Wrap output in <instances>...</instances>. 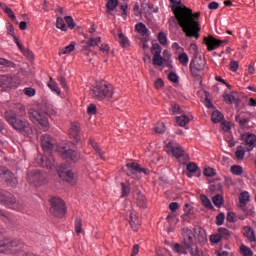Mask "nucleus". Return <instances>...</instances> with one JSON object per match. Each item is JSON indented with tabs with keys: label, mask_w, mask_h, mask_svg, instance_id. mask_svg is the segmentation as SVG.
Listing matches in <instances>:
<instances>
[{
	"label": "nucleus",
	"mask_w": 256,
	"mask_h": 256,
	"mask_svg": "<svg viewBox=\"0 0 256 256\" xmlns=\"http://www.w3.org/2000/svg\"><path fill=\"white\" fill-rule=\"evenodd\" d=\"M89 115H95L97 113V106L95 104H90L87 109Z\"/></svg>",
	"instance_id": "obj_62"
},
{
	"label": "nucleus",
	"mask_w": 256,
	"mask_h": 256,
	"mask_svg": "<svg viewBox=\"0 0 256 256\" xmlns=\"http://www.w3.org/2000/svg\"><path fill=\"white\" fill-rule=\"evenodd\" d=\"M175 11L178 24L185 33L186 37H194L195 39H199L201 24H199V20L197 19L201 17V12L193 13V10L187 6L176 7Z\"/></svg>",
	"instance_id": "obj_1"
},
{
	"label": "nucleus",
	"mask_w": 256,
	"mask_h": 256,
	"mask_svg": "<svg viewBox=\"0 0 256 256\" xmlns=\"http://www.w3.org/2000/svg\"><path fill=\"white\" fill-rule=\"evenodd\" d=\"M0 201L3 203L4 207H7L8 209H13L14 211L23 210V205L17 202L15 197L3 190H0Z\"/></svg>",
	"instance_id": "obj_7"
},
{
	"label": "nucleus",
	"mask_w": 256,
	"mask_h": 256,
	"mask_svg": "<svg viewBox=\"0 0 256 256\" xmlns=\"http://www.w3.org/2000/svg\"><path fill=\"white\" fill-rule=\"evenodd\" d=\"M137 200H138V205H140V207H143V208L147 207V199L141 192H137Z\"/></svg>",
	"instance_id": "obj_37"
},
{
	"label": "nucleus",
	"mask_w": 256,
	"mask_h": 256,
	"mask_svg": "<svg viewBox=\"0 0 256 256\" xmlns=\"http://www.w3.org/2000/svg\"><path fill=\"white\" fill-rule=\"evenodd\" d=\"M69 135L72 139H74L75 143H79V141L81 140V135H79V124H71Z\"/></svg>",
	"instance_id": "obj_20"
},
{
	"label": "nucleus",
	"mask_w": 256,
	"mask_h": 256,
	"mask_svg": "<svg viewBox=\"0 0 256 256\" xmlns=\"http://www.w3.org/2000/svg\"><path fill=\"white\" fill-rule=\"evenodd\" d=\"M90 145H92L93 149L96 151V153H98L100 159L105 161V156L103 152H101V148L99 147V144H97V142H95L94 140H90Z\"/></svg>",
	"instance_id": "obj_34"
},
{
	"label": "nucleus",
	"mask_w": 256,
	"mask_h": 256,
	"mask_svg": "<svg viewBox=\"0 0 256 256\" xmlns=\"http://www.w3.org/2000/svg\"><path fill=\"white\" fill-rule=\"evenodd\" d=\"M0 65L6 67L7 69H17V64L11 60L5 58H0Z\"/></svg>",
	"instance_id": "obj_28"
},
{
	"label": "nucleus",
	"mask_w": 256,
	"mask_h": 256,
	"mask_svg": "<svg viewBox=\"0 0 256 256\" xmlns=\"http://www.w3.org/2000/svg\"><path fill=\"white\" fill-rule=\"evenodd\" d=\"M245 153H247L245 146L243 145L238 146L235 152L236 159H238V161H243V159H245Z\"/></svg>",
	"instance_id": "obj_27"
},
{
	"label": "nucleus",
	"mask_w": 256,
	"mask_h": 256,
	"mask_svg": "<svg viewBox=\"0 0 256 256\" xmlns=\"http://www.w3.org/2000/svg\"><path fill=\"white\" fill-rule=\"evenodd\" d=\"M237 69H239V62L237 61H231L230 62V71H237Z\"/></svg>",
	"instance_id": "obj_63"
},
{
	"label": "nucleus",
	"mask_w": 256,
	"mask_h": 256,
	"mask_svg": "<svg viewBox=\"0 0 256 256\" xmlns=\"http://www.w3.org/2000/svg\"><path fill=\"white\" fill-rule=\"evenodd\" d=\"M135 29L137 33H139V35H141L142 37H149V35H151V32H149L147 26L142 22L136 24Z\"/></svg>",
	"instance_id": "obj_22"
},
{
	"label": "nucleus",
	"mask_w": 256,
	"mask_h": 256,
	"mask_svg": "<svg viewBox=\"0 0 256 256\" xmlns=\"http://www.w3.org/2000/svg\"><path fill=\"white\" fill-rule=\"evenodd\" d=\"M115 94V88L113 85L105 82H97L92 89V97L98 101H104V99H113Z\"/></svg>",
	"instance_id": "obj_4"
},
{
	"label": "nucleus",
	"mask_w": 256,
	"mask_h": 256,
	"mask_svg": "<svg viewBox=\"0 0 256 256\" xmlns=\"http://www.w3.org/2000/svg\"><path fill=\"white\" fill-rule=\"evenodd\" d=\"M0 7H2L4 13H6V15H8V17L14 21L15 23H19L17 21V16H15V13L13 12V10L11 8H9L7 5L5 4H0Z\"/></svg>",
	"instance_id": "obj_25"
},
{
	"label": "nucleus",
	"mask_w": 256,
	"mask_h": 256,
	"mask_svg": "<svg viewBox=\"0 0 256 256\" xmlns=\"http://www.w3.org/2000/svg\"><path fill=\"white\" fill-rule=\"evenodd\" d=\"M157 256H173V255H171V252L167 250H161L157 253Z\"/></svg>",
	"instance_id": "obj_64"
},
{
	"label": "nucleus",
	"mask_w": 256,
	"mask_h": 256,
	"mask_svg": "<svg viewBox=\"0 0 256 256\" xmlns=\"http://www.w3.org/2000/svg\"><path fill=\"white\" fill-rule=\"evenodd\" d=\"M242 141H244V147L246 151H253L255 149L256 136L255 134L245 133L242 135Z\"/></svg>",
	"instance_id": "obj_15"
},
{
	"label": "nucleus",
	"mask_w": 256,
	"mask_h": 256,
	"mask_svg": "<svg viewBox=\"0 0 256 256\" xmlns=\"http://www.w3.org/2000/svg\"><path fill=\"white\" fill-rule=\"evenodd\" d=\"M127 167V175L128 177H132V179H141V175L139 173H144V175H149V169L141 168L138 163L130 162L126 164Z\"/></svg>",
	"instance_id": "obj_10"
},
{
	"label": "nucleus",
	"mask_w": 256,
	"mask_h": 256,
	"mask_svg": "<svg viewBox=\"0 0 256 256\" xmlns=\"http://www.w3.org/2000/svg\"><path fill=\"white\" fill-rule=\"evenodd\" d=\"M204 43L207 46L208 51H215V49H219L221 45L227 43V40H218L213 36H208L204 38Z\"/></svg>",
	"instance_id": "obj_14"
},
{
	"label": "nucleus",
	"mask_w": 256,
	"mask_h": 256,
	"mask_svg": "<svg viewBox=\"0 0 256 256\" xmlns=\"http://www.w3.org/2000/svg\"><path fill=\"white\" fill-rule=\"evenodd\" d=\"M0 177L9 187H17V178H15V175H13L11 171L6 170L4 173L0 174Z\"/></svg>",
	"instance_id": "obj_18"
},
{
	"label": "nucleus",
	"mask_w": 256,
	"mask_h": 256,
	"mask_svg": "<svg viewBox=\"0 0 256 256\" xmlns=\"http://www.w3.org/2000/svg\"><path fill=\"white\" fill-rule=\"evenodd\" d=\"M158 41H159L160 45H167V34H165L163 32H159Z\"/></svg>",
	"instance_id": "obj_49"
},
{
	"label": "nucleus",
	"mask_w": 256,
	"mask_h": 256,
	"mask_svg": "<svg viewBox=\"0 0 256 256\" xmlns=\"http://www.w3.org/2000/svg\"><path fill=\"white\" fill-rule=\"evenodd\" d=\"M182 237L184 241V245L186 249H190V253L192 256H199V250H197V245L193 242V239H195V234L193 233V230L189 228L182 229Z\"/></svg>",
	"instance_id": "obj_6"
},
{
	"label": "nucleus",
	"mask_w": 256,
	"mask_h": 256,
	"mask_svg": "<svg viewBox=\"0 0 256 256\" xmlns=\"http://www.w3.org/2000/svg\"><path fill=\"white\" fill-rule=\"evenodd\" d=\"M186 169V175L187 177H189V179H191V177H193V173H197V171H199V166H197V164H195L194 162H190L189 164H187Z\"/></svg>",
	"instance_id": "obj_24"
},
{
	"label": "nucleus",
	"mask_w": 256,
	"mask_h": 256,
	"mask_svg": "<svg viewBox=\"0 0 256 256\" xmlns=\"http://www.w3.org/2000/svg\"><path fill=\"white\" fill-rule=\"evenodd\" d=\"M173 251H174L175 253H180V254L186 253V252H185V248H184L183 246H181V244H175V245L173 246Z\"/></svg>",
	"instance_id": "obj_60"
},
{
	"label": "nucleus",
	"mask_w": 256,
	"mask_h": 256,
	"mask_svg": "<svg viewBox=\"0 0 256 256\" xmlns=\"http://www.w3.org/2000/svg\"><path fill=\"white\" fill-rule=\"evenodd\" d=\"M75 232L78 235L83 233V220H81V218H76L75 220Z\"/></svg>",
	"instance_id": "obj_38"
},
{
	"label": "nucleus",
	"mask_w": 256,
	"mask_h": 256,
	"mask_svg": "<svg viewBox=\"0 0 256 256\" xmlns=\"http://www.w3.org/2000/svg\"><path fill=\"white\" fill-rule=\"evenodd\" d=\"M28 117L34 125H40L42 131H49V120L39 110L30 109L28 111Z\"/></svg>",
	"instance_id": "obj_5"
},
{
	"label": "nucleus",
	"mask_w": 256,
	"mask_h": 256,
	"mask_svg": "<svg viewBox=\"0 0 256 256\" xmlns=\"http://www.w3.org/2000/svg\"><path fill=\"white\" fill-rule=\"evenodd\" d=\"M169 81L172 83H179V76L175 72H170L168 75Z\"/></svg>",
	"instance_id": "obj_57"
},
{
	"label": "nucleus",
	"mask_w": 256,
	"mask_h": 256,
	"mask_svg": "<svg viewBox=\"0 0 256 256\" xmlns=\"http://www.w3.org/2000/svg\"><path fill=\"white\" fill-rule=\"evenodd\" d=\"M178 61L183 65L184 67H187L189 65V55L187 53L182 52L178 55Z\"/></svg>",
	"instance_id": "obj_30"
},
{
	"label": "nucleus",
	"mask_w": 256,
	"mask_h": 256,
	"mask_svg": "<svg viewBox=\"0 0 256 256\" xmlns=\"http://www.w3.org/2000/svg\"><path fill=\"white\" fill-rule=\"evenodd\" d=\"M218 234H220V237L223 239V237L225 239H229V237H231V233L229 232V230H227L226 228H219L218 229Z\"/></svg>",
	"instance_id": "obj_47"
},
{
	"label": "nucleus",
	"mask_w": 256,
	"mask_h": 256,
	"mask_svg": "<svg viewBox=\"0 0 256 256\" xmlns=\"http://www.w3.org/2000/svg\"><path fill=\"white\" fill-rule=\"evenodd\" d=\"M50 213L54 217H63L67 213L63 199L57 197L50 199Z\"/></svg>",
	"instance_id": "obj_8"
},
{
	"label": "nucleus",
	"mask_w": 256,
	"mask_h": 256,
	"mask_svg": "<svg viewBox=\"0 0 256 256\" xmlns=\"http://www.w3.org/2000/svg\"><path fill=\"white\" fill-rule=\"evenodd\" d=\"M163 61H165V59L161 56V54L153 56V64L154 65L161 67V65H163Z\"/></svg>",
	"instance_id": "obj_45"
},
{
	"label": "nucleus",
	"mask_w": 256,
	"mask_h": 256,
	"mask_svg": "<svg viewBox=\"0 0 256 256\" xmlns=\"http://www.w3.org/2000/svg\"><path fill=\"white\" fill-rule=\"evenodd\" d=\"M23 93L27 95V97H35L36 90L32 87H28L24 88Z\"/></svg>",
	"instance_id": "obj_53"
},
{
	"label": "nucleus",
	"mask_w": 256,
	"mask_h": 256,
	"mask_svg": "<svg viewBox=\"0 0 256 256\" xmlns=\"http://www.w3.org/2000/svg\"><path fill=\"white\" fill-rule=\"evenodd\" d=\"M151 53L154 56L155 55H161V46L159 44H153L152 49H151Z\"/></svg>",
	"instance_id": "obj_55"
},
{
	"label": "nucleus",
	"mask_w": 256,
	"mask_h": 256,
	"mask_svg": "<svg viewBox=\"0 0 256 256\" xmlns=\"http://www.w3.org/2000/svg\"><path fill=\"white\" fill-rule=\"evenodd\" d=\"M251 201V195L249 194L248 191H243L239 195V207L243 209L247 217H255V210L251 209L247 211L245 207L247 206V203Z\"/></svg>",
	"instance_id": "obj_11"
},
{
	"label": "nucleus",
	"mask_w": 256,
	"mask_h": 256,
	"mask_svg": "<svg viewBox=\"0 0 256 256\" xmlns=\"http://www.w3.org/2000/svg\"><path fill=\"white\" fill-rule=\"evenodd\" d=\"M47 87L53 92L56 93V95H61V89H59V86L57 85V82L53 80V78H50V81L47 83Z\"/></svg>",
	"instance_id": "obj_26"
},
{
	"label": "nucleus",
	"mask_w": 256,
	"mask_h": 256,
	"mask_svg": "<svg viewBox=\"0 0 256 256\" xmlns=\"http://www.w3.org/2000/svg\"><path fill=\"white\" fill-rule=\"evenodd\" d=\"M224 101L225 103L232 105V103H235V96L232 94H226L224 95Z\"/></svg>",
	"instance_id": "obj_56"
},
{
	"label": "nucleus",
	"mask_w": 256,
	"mask_h": 256,
	"mask_svg": "<svg viewBox=\"0 0 256 256\" xmlns=\"http://www.w3.org/2000/svg\"><path fill=\"white\" fill-rule=\"evenodd\" d=\"M230 171L232 175H236L237 177H240V175H243V167L239 165L231 166Z\"/></svg>",
	"instance_id": "obj_35"
},
{
	"label": "nucleus",
	"mask_w": 256,
	"mask_h": 256,
	"mask_svg": "<svg viewBox=\"0 0 256 256\" xmlns=\"http://www.w3.org/2000/svg\"><path fill=\"white\" fill-rule=\"evenodd\" d=\"M90 145H92L93 149L96 151V153H98L100 159L105 161V156L103 152H101V148L99 147V144H97V142H95L94 140H90Z\"/></svg>",
	"instance_id": "obj_33"
},
{
	"label": "nucleus",
	"mask_w": 256,
	"mask_h": 256,
	"mask_svg": "<svg viewBox=\"0 0 256 256\" xmlns=\"http://www.w3.org/2000/svg\"><path fill=\"white\" fill-rule=\"evenodd\" d=\"M119 43L122 47H129V39L123 33L119 34Z\"/></svg>",
	"instance_id": "obj_46"
},
{
	"label": "nucleus",
	"mask_w": 256,
	"mask_h": 256,
	"mask_svg": "<svg viewBox=\"0 0 256 256\" xmlns=\"http://www.w3.org/2000/svg\"><path fill=\"white\" fill-rule=\"evenodd\" d=\"M41 145L44 153H48L49 157H40V162L38 163L40 167L53 169V167H55V159L51 156V153L53 151V147H55V139H53L49 134H44L41 136Z\"/></svg>",
	"instance_id": "obj_3"
},
{
	"label": "nucleus",
	"mask_w": 256,
	"mask_h": 256,
	"mask_svg": "<svg viewBox=\"0 0 256 256\" xmlns=\"http://www.w3.org/2000/svg\"><path fill=\"white\" fill-rule=\"evenodd\" d=\"M155 131L159 134L164 133L166 131L165 123L158 122L155 126Z\"/></svg>",
	"instance_id": "obj_51"
},
{
	"label": "nucleus",
	"mask_w": 256,
	"mask_h": 256,
	"mask_svg": "<svg viewBox=\"0 0 256 256\" xmlns=\"http://www.w3.org/2000/svg\"><path fill=\"white\" fill-rule=\"evenodd\" d=\"M129 223L133 231H139V217H137V214L135 212H130Z\"/></svg>",
	"instance_id": "obj_21"
},
{
	"label": "nucleus",
	"mask_w": 256,
	"mask_h": 256,
	"mask_svg": "<svg viewBox=\"0 0 256 256\" xmlns=\"http://www.w3.org/2000/svg\"><path fill=\"white\" fill-rule=\"evenodd\" d=\"M204 175H205V177H215V175H216L215 169H213V168L204 169Z\"/></svg>",
	"instance_id": "obj_59"
},
{
	"label": "nucleus",
	"mask_w": 256,
	"mask_h": 256,
	"mask_svg": "<svg viewBox=\"0 0 256 256\" xmlns=\"http://www.w3.org/2000/svg\"><path fill=\"white\" fill-rule=\"evenodd\" d=\"M176 123L179 125V127H185L187 123H189V117L182 115L176 117Z\"/></svg>",
	"instance_id": "obj_31"
},
{
	"label": "nucleus",
	"mask_w": 256,
	"mask_h": 256,
	"mask_svg": "<svg viewBox=\"0 0 256 256\" xmlns=\"http://www.w3.org/2000/svg\"><path fill=\"white\" fill-rule=\"evenodd\" d=\"M21 113V116L25 115V107L22 104H14L10 110H7L4 113V117L16 131H19L25 137H29V134L33 132L31 129V124L27 120H23L17 117L18 113Z\"/></svg>",
	"instance_id": "obj_2"
},
{
	"label": "nucleus",
	"mask_w": 256,
	"mask_h": 256,
	"mask_svg": "<svg viewBox=\"0 0 256 256\" xmlns=\"http://www.w3.org/2000/svg\"><path fill=\"white\" fill-rule=\"evenodd\" d=\"M65 21H66L69 29H75V27L77 26V24H75V21L73 20V17H71V16H66Z\"/></svg>",
	"instance_id": "obj_50"
},
{
	"label": "nucleus",
	"mask_w": 256,
	"mask_h": 256,
	"mask_svg": "<svg viewBox=\"0 0 256 256\" xmlns=\"http://www.w3.org/2000/svg\"><path fill=\"white\" fill-rule=\"evenodd\" d=\"M225 223V214L220 213L216 216V225H223Z\"/></svg>",
	"instance_id": "obj_61"
},
{
	"label": "nucleus",
	"mask_w": 256,
	"mask_h": 256,
	"mask_svg": "<svg viewBox=\"0 0 256 256\" xmlns=\"http://www.w3.org/2000/svg\"><path fill=\"white\" fill-rule=\"evenodd\" d=\"M119 5V0H108L106 7L108 12L109 11H115V8Z\"/></svg>",
	"instance_id": "obj_42"
},
{
	"label": "nucleus",
	"mask_w": 256,
	"mask_h": 256,
	"mask_svg": "<svg viewBox=\"0 0 256 256\" xmlns=\"http://www.w3.org/2000/svg\"><path fill=\"white\" fill-rule=\"evenodd\" d=\"M122 195L121 197H129L131 195V187L125 183H121Z\"/></svg>",
	"instance_id": "obj_40"
},
{
	"label": "nucleus",
	"mask_w": 256,
	"mask_h": 256,
	"mask_svg": "<svg viewBox=\"0 0 256 256\" xmlns=\"http://www.w3.org/2000/svg\"><path fill=\"white\" fill-rule=\"evenodd\" d=\"M223 113H221V111L219 110H215L213 113H212V116H211V121L213 123H221L223 121Z\"/></svg>",
	"instance_id": "obj_29"
},
{
	"label": "nucleus",
	"mask_w": 256,
	"mask_h": 256,
	"mask_svg": "<svg viewBox=\"0 0 256 256\" xmlns=\"http://www.w3.org/2000/svg\"><path fill=\"white\" fill-rule=\"evenodd\" d=\"M27 181L30 185L39 187L45 183V174L40 173L39 171H32L27 176Z\"/></svg>",
	"instance_id": "obj_12"
},
{
	"label": "nucleus",
	"mask_w": 256,
	"mask_h": 256,
	"mask_svg": "<svg viewBox=\"0 0 256 256\" xmlns=\"http://www.w3.org/2000/svg\"><path fill=\"white\" fill-rule=\"evenodd\" d=\"M60 179H64L67 183L75 185L77 183V174L73 170H65L59 173Z\"/></svg>",
	"instance_id": "obj_16"
},
{
	"label": "nucleus",
	"mask_w": 256,
	"mask_h": 256,
	"mask_svg": "<svg viewBox=\"0 0 256 256\" xmlns=\"http://www.w3.org/2000/svg\"><path fill=\"white\" fill-rule=\"evenodd\" d=\"M221 239H222L221 234L219 232L217 234L210 235L211 243H214V244L220 243Z\"/></svg>",
	"instance_id": "obj_52"
},
{
	"label": "nucleus",
	"mask_w": 256,
	"mask_h": 256,
	"mask_svg": "<svg viewBox=\"0 0 256 256\" xmlns=\"http://www.w3.org/2000/svg\"><path fill=\"white\" fill-rule=\"evenodd\" d=\"M82 43H86L88 47H97L101 43V37L90 38L89 41H82Z\"/></svg>",
	"instance_id": "obj_32"
},
{
	"label": "nucleus",
	"mask_w": 256,
	"mask_h": 256,
	"mask_svg": "<svg viewBox=\"0 0 256 256\" xmlns=\"http://www.w3.org/2000/svg\"><path fill=\"white\" fill-rule=\"evenodd\" d=\"M56 27H57V29H60L61 31H67V24H65V20H63V18H61V17L57 18Z\"/></svg>",
	"instance_id": "obj_39"
},
{
	"label": "nucleus",
	"mask_w": 256,
	"mask_h": 256,
	"mask_svg": "<svg viewBox=\"0 0 256 256\" xmlns=\"http://www.w3.org/2000/svg\"><path fill=\"white\" fill-rule=\"evenodd\" d=\"M17 78L10 75L0 76V87L4 90L15 89L17 87Z\"/></svg>",
	"instance_id": "obj_13"
},
{
	"label": "nucleus",
	"mask_w": 256,
	"mask_h": 256,
	"mask_svg": "<svg viewBox=\"0 0 256 256\" xmlns=\"http://www.w3.org/2000/svg\"><path fill=\"white\" fill-rule=\"evenodd\" d=\"M170 111L172 115H178V113H181V106L179 104H172Z\"/></svg>",
	"instance_id": "obj_54"
},
{
	"label": "nucleus",
	"mask_w": 256,
	"mask_h": 256,
	"mask_svg": "<svg viewBox=\"0 0 256 256\" xmlns=\"http://www.w3.org/2000/svg\"><path fill=\"white\" fill-rule=\"evenodd\" d=\"M62 157L63 159H69L70 161H74V163H77V161L81 159V153L77 152V150H75V147L73 149L69 148L62 152Z\"/></svg>",
	"instance_id": "obj_17"
},
{
	"label": "nucleus",
	"mask_w": 256,
	"mask_h": 256,
	"mask_svg": "<svg viewBox=\"0 0 256 256\" xmlns=\"http://www.w3.org/2000/svg\"><path fill=\"white\" fill-rule=\"evenodd\" d=\"M170 3H172V11L175 15V17H177V11L175 10L176 7H186L183 3H181V0L177 1V0H169Z\"/></svg>",
	"instance_id": "obj_41"
},
{
	"label": "nucleus",
	"mask_w": 256,
	"mask_h": 256,
	"mask_svg": "<svg viewBox=\"0 0 256 256\" xmlns=\"http://www.w3.org/2000/svg\"><path fill=\"white\" fill-rule=\"evenodd\" d=\"M207 62L205 58L196 56L190 61V71L193 77H199V73L205 71V65Z\"/></svg>",
	"instance_id": "obj_9"
},
{
	"label": "nucleus",
	"mask_w": 256,
	"mask_h": 256,
	"mask_svg": "<svg viewBox=\"0 0 256 256\" xmlns=\"http://www.w3.org/2000/svg\"><path fill=\"white\" fill-rule=\"evenodd\" d=\"M212 202L216 207H221L223 205V196L217 194L212 198Z\"/></svg>",
	"instance_id": "obj_43"
},
{
	"label": "nucleus",
	"mask_w": 256,
	"mask_h": 256,
	"mask_svg": "<svg viewBox=\"0 0 256 256\" xmlns=\"http://www.w3.org/2000/svg\"><path fill=\"white\" fill-rule=\"evenodd\" d=\"M240 251H241L242 255H244V256H253V252L251 251V248H249L245 245H242L240 247Z\"/></svg>",
	"instance_id": "obj_48"
},
{
	"label": "nucleus",
	"mask_w": 256,
	"mask_h": 256,
	"mask_svg": "<svg viewBox=\"0 0 256 256\" xmlns=\"http://www.w3.org/2000/svg\"><path fill=\"white\" fill-rule=\"evenodd\" d=\"M202 204L204 205V207H206V209H213V204H211V200H209V198L205 195H202L200 197Z\"/></svg>",
	"instance_id": "obj_44"
},
{
	"label": "nucleus",
	"mask_w": 256,
	"mask_h": 256,
	"mask_svg": "<svg viewBox=\"0 0 256 256\" xmlns=\"http://www.w3.org/2000/svg\"><path fill=\"white\" fill-rule=\"evenodd\" d=\"M72 51H75V44H69L65 48L60 49L59 55H69Z\"/></svg>",
	"instance_id": "obj_36"
},
{
	"label": "nucleus",
	"mask_w": 256,
	"mask_h": 256,
	"mask_svg": "<svg viewBox=\"0 0 256 256\" xmlns=\"http://www.w3.org/2000/svg\"><path fill=\"white\" fill-rule=\"evenodd\" d=\"M15 245L9 244V241H0V253H11Z\"/></svg>",
	"instance_id": "obj_23"
},
{
	"label": "nucleus",
	"mask_w": 256,
	"mask_h": 256,
	"mask_svg": "<svg viewBox=\"0 0 256 256\" xmlns=\"http://www.w3.org/2000/svg\"><path fill=\"white\" fill-rule=\"evenodd\" d=\"M166 149H167V151H172V155L176 159H181V157H185V150L181 146L173 147V145H171V143H168L166 145Z\"/></svg>",
	"instance_id": "obj_19"
},
{
	"label": "nucleus",
	"mask_w": 256,
	"mask_h": 256,
	"mask_svg": "<svg viewBox=\"0 0 256 256\" xmlns=\"http://www.w3.org/2000/svg\"><path fill=\"white\" fill-rule=\"evenodd\" d=\"M154 87L155 89H163V87H165V82H163V79L158 78L155 82H154Z\"/></svg>",
	"instance_id": "obj_58"
}]
</instances>
